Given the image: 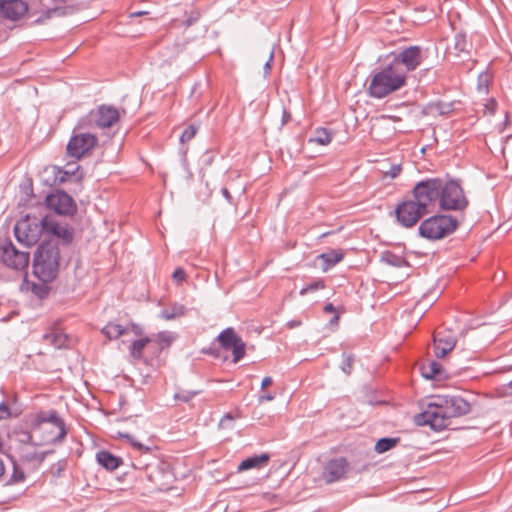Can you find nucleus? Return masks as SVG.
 Wrapping results in <instances>:
<instances>
[{"mask_svg": "<svg viewBox=\"0 0 512 512\" xmlns=\"http://www.w3.org/2000/svg\"><path fill=\"white\" fill-rule=\"evenodd\" d=\"M200 18V12L199 11H192L188 18L185 21L186 26H191L194 23H196Z\"/></svg>", "mask_w": 512, "mask_h": 512, "instance_id": "nucleus-45", "label": "nucleus"}, {"mask_svg": "<svg viewBox=\"0 0 512 512\" xmlns=\"http://www.w3.org/2000/svg\"><path fill=\"white\" fill-rule=\"evenodd\" d=\"M198 131V126L191 124L184 129L180 136V141L182 143L188 142L193 139Z\"/></svg>", "mask_w": 512, "mask_h": 512, "instance_id": "nucleus-39", "label": "nucleus"}, {"mask_svg": "<svg viewBox=\"0 0 512 512\" xmlns=\"http://www.w3.org/2000/svg\"><path fill=\"white\" fill-rule=\"evenodd\" d=\"M157 337L160 343L166 344L167 346L170 345L173 340L169 332H160Z\"/></svg>", "mask_w": 512, "mask_h": 512, "instance_id": "nucleus-44", "label": "nucleus"}, {"mask_svg": "<svg viewBox=\"0 0 512 512\" xmlns=\"http://www.w3.org/2000/svg\"><path fill=\"white\" fill-rule=\"evenodd\" d=\"M120 435H121V437L126 438L131 443V445L135 449H137L138 451L144 452V453H149L150 452V448L149 447L144 446L140 442L136 441L133 436H131L129 434H120Z\"/></svg>", "mask_w": 512, "mask_h": 512, "instance_id": "nucleus-40", "label": "nucleus"}, {"mask_svg": "<svg viewBox=\"0 0 512 512\" xmlns=\"http://www.w3.org/2000/svg\"><path fill=\"white\" fill-rule=\"evenodd\" d=\"M339 321V315H334V317L330 320V325H336Z\"/></svg>", "mask_w": 512, "mask_h": 512, "instance_id": "nucleus-60", "label": "nucleus"}, {"mask_svg": "<svg viewBox=\"0 0 512 512\" xmlns=\"http://www.w3.org/2000/svg\"><path fill=\"white\" fill-rule=\"evenodd\" d=\"M246 344L242 339L238 340L230 350H232L233 354V363L239 362L245 355Z\"/></svg>", "mask_w": 512, "mask_h": 512, "instance_id": "nucleus-35", "label": "nucleus"}, {"mask_svg": "<svg viewBox=\"0 0 512 512\" xmlns=\"http://www.w3.org/2000/svg\"><path fill=\"white\" fill-rule=\"evenodd\" d=\"M130 327H123L120 324L109 322L102 328V333L109 339H117L120 336L128 333Z\"/></svg>", "mask_w": 512, "mask_h": 512, "instance_id": "nucleus-25", "label": "nucleus"}, {"mask_svg": "<svg viewBox=\"0 0 512 512\" xmlns=\"http://www.w3.org/2000/svg\"><path fill=\"white\" fill-rule=\"evenodd\" d=\"M185 307L181 304L174 303L170 308L161 311L160 317L165 320H173L185 314Z\"/></svg>", "mask_w": 512, "mask_h": 512, "instance_id": "nucleus-28", "label": "nucleus"}, {"mask_svg": "<svg viewBox=\"0 0 512 512\" xmlns=\"http://www.w3.org/2000/svg\"><path fill=\"white\" fill-rule=\"evenodd\" d=\"M232 420H233V416H232L230 413H227V414H225V415L222 417V419H221V421H220V425H221L222 427H225L226 422H227V421H232Z\"/></svg>", "mask_w": 512, "mask_h": 512, "instance_id": "nucleus-53", "label": "nucleus"}, {"mask_svg": "<svg viewBox=\"0 0 512 512\" xmlns=\"http://www.w3.org/2000/svg\"><path fill=\"white\" fill-rule=\"evenodd\" d=\"M343 362L341 365V370L346 374L350 375L353 368V363L355 361L354 355L352 354H343Z\"/></svg>", "mask_w": 512, "mask_h": 512, "instance_id": "nucleus-38", "label": "nucleus"}, {"mask_svg": "<svg viewBox=\"0 0 512 512\" xmlns=\"http://www.w3.org/2000/svg\"><path fill=\"white\" fill-rule=\"evenodd\" d=\"M437 110L439 114L444 115L451 111V105L450 104H438Z\"/></svg>", "mask_w": 512, "mask_h": 512, "instance_id": "nucleus-49", "label": "nucleus"}, {"mask_svg": "<svg viewBox=\"0 0 512 512\" xmlns=\"http://www.w3.org/2000/svg\"><path fill=\"white\" fill-rule=\"evenodd\" d=\"M241 338L235 333L233 328L224 329L217 337L220 346L224 350H230L231 347Z\"/></svg>", "mask_w": 512, "mask_h": 512, "instance_id": "nucleus-24", "label": "nucleus"}, {"mask_svg": "<svg viewBox=\"0 0 512 512\" xmlns=\"http://www.w3.org/2000/svg\"><path fill=\"white\" fill-rule=\"evenodd\" d=\"M43 340L47 344H50L57 349H61L67 345L68 337L60 331L52 330L43 335Z\"/></svg>", "mask_w": 512, "mask_h": 512, "instance_id": "nucleus-23", "label": "nucleus"}, {"mask_svg": "<svg viewBox=\"0 0 512 512\" xmlns=\"http://www.w3.org/2000/svg\"><path fill=\"white\" fill-rule=\"evenodd\" d=\"M324 288H325L324 281L322 279H319V280L313 281L312 283L307 284L306 286H304L300 290V295L303 296V295H306L309 292H314V291H317L319 289H324Z\"/></svg>", "mask_w": 512, "mask_h": 512, "instance_id": "nucleus-37", "label": "nucleus"}, {"mask_svg": "<svg viewBox=\"0 0 512 512\" xmlns=\"http://www.w3.org/2000/svg\"><path fill=\"white\" fill-rule=\"evenodd\" d=\"M269 459L270 456L267 453L248 457L239 464L238 471L242 472L253 468H262L268 463Z\"/></svg>", "mask_w": 512, "mask_h": 512, "instance_id": "nucleus-20", "label": "nucleus"}, {"mask_svg": "<svg viewBox=\"0 0 512 512\" xmlns=\"http://www.w3.org/2000/svg\"><path fill=\"white\" fill-rule=\"evenodd\" d=\"M11 416L10 408L6 402L0 403V421L5 420Z\"/></svg>", "mask_w": 512, "mask_h": 512, "instance_id": "nucleus-43", "label": "nucleus"}, {"mask_svg": "<svg viewBox=\"0 0 512 512\" xmlns=\"http://www.w3.org/2000/svg\"><path fill=\"white\" fill-rule=\"evenodd\" d=\"M469 204L464 190L457 180L442 178V188L439 198V207L446 211H463Z\"/></svg>", "mask_w": 512, "mask_h": 512, "instance_id": "nucleus-6", "label": "nucleus"}, {"mask_svg": "<svg viewBox=\"0 0 512 512\" xmlns=\"http://www.w3.org/2000/svg\"><path fill=\"white\" fill-rule=\"evenodd\" d=\"M199 394H201V390H179L174 394V399L183 403H189Z\"/></svg>", "mask_w": 512, "mask_h": 512, "instance_id": "nucleus-34", "label": "nucleus"}, {"mask_svg": "<svg viewBox=\"0 0 512 512\" xmlns=\"http://www.w3.org/2000/svg\"><path fill=\"white\" fill-rule=\"evenodd\" d=\"M85 129L80 128L79 121L66 147L68 156L77 160L88 156L98 144V138Z\"/></svg>", "mask_w": 512, "mask_h": 512, "instance_id": "nucleus-7", "label": "nucleus"}, {"mask_svg": "<svg viewBox=\"0 0 512 512\" xmlns=\"http://www.w3.org/2000/svg\"><path fill=\"white\" fill-rule=\"evenodd\" d=\"M402 171L401 164H392L389 170L384 171V176L395 179Z\"/></svg>", "mask_w": 512, "mask_h": 512, "instance_id": "nucleus-41", "label": "nucleus"}, {"mask_svg": "<svg viewBox=\"0 0 512 512\" xmlns=\"http://www.w3.org/2000/svg\"><path fill=\"white\" fill-rule=\"evenodd\" d=\"M60 252L51 241L42 243L36 250L33 262V273L42 282H50L59 271Z\"/></svg>", "mask_w": 512, "mask_h": 512, "instance_id": "nucleus-3", "label": "nucleus"}, {"mask_svg": "<svg viewBox=\"0 0 512 512\" xmlns=\"http://www.w3.org/2000/svg\"><path fill=\"white\" fill-rule=\"evenodd\" d=\"M458 224V220L452 215H433L420 223L418 231L422 238L432 241L440 240L452 234Z\"/></svg>", "mask_w": 512, "mask_h": 512, "instance_id": "nucleus-5", "label": "nucleus"}, {"mask_svg": "<svg viewBox=\"0 0 512 512\" xmlns=\"http://www.w3.org/2000/svg\"><path fill=\"white\" fill-rule=\"evenodd\" d=\"M272 383H273V379L271 377H269V376L264 377V379L262 380V383H261V388L265 389L266 387H268Z\"/></svg>", "mask_w": 512, "mask_h": 512, "instance_id": "nucleus-52", "label": "nucleus"}, {"mask_svg": "<svg viewBox=\"0 0 512 512\" xmlns=\"http://www.w3.org/2000/svg\"><path fill=\"white\" fill-rule=\"evenodd\" d=\"M273 57H274V54L273 52L270 53V56H269V59L266 61L265 65H264V70H265V74H268L271 70V65H272V62H273Z\"/></svg>", "mask_w": 512, "mask_h": 512, "instance_id": "nucleus-50", "label": "nucleus"}, {"mask_svg": "<svg viewBox=\"0 0 512 512\" xmlns=\"http://www.w3.org/2000/svg\"><path fill=\"white\" fill-rule=\"evenodd\" d=\"M496 108H497V103H496L495 99H490L485 104V114L493 115L496 111Z\"/></svg>", "mask_w": 512, "mask_h": 512, "instance_id": "nucleus-46", "label": "nucleus"}, {"mask_svg": "<svg viewBox=\"0 0 512 512\" xmlns=\"http://www.w3.org/2000/svg\"><path fill=\"white\" fill-rule=\"evenodd\" d=\"M69 0H31V14L37 16L35 24H45L48 20L67 14L68 7L64 6Z\"/></svg>", "mask_w": 512, "mask_h": 512, "instance_id": "nucleus-10", "label": "nucleus"}, {"mask_svg": "<svg viewBox=\"0 0 512 512\" xmlns=\"http://www.w3.org/2000/svg\"><path fill=\"white\" fill-rule=\"evenodd\" d=\"M442 366L436 361H430L421 367L422 376L426 379H433L440 376Z\"/></svg>", "mask_w": 512, "mask_h": 512, "instance_id": "nucleus-26", "label": "nucleus"}, {"mask_svg": "<svg viewBox=\"0 0 512 512\" xmlns=\"http://www.w3.org/2000/svg\"><path fill=\"white\" fill-rule=\"evenodd\" d=\"M29 9V4L24 0H0V17L12 21L22 18Z\"/></svg>", "mask_w": 512, "mask_h": 512, "instance_id": "nucleus-16", "label": "nucleus"}, {"mask_svg": "<svg viewBox=\"0 0 512 512\" xmlns=\"http://www.w3.org/2000/svg\"><path fill=\"white\" fill-rule=\"evenodd\" d=\"M25 478V475L23 473V471L17 467V465L14 463V470H13V474H12V477H11V481L12 482H21L23 481Z\"/></svg>", "mask_w": 512, "mask_h": 512, "instance_id": "nucleus-42", "label": "nucleus"}, {"mask_svg": "<svg viewBox=\"0 0 512 512\" xmlns=\"http://www.w3.org/2000/svg\"><path fill=\"white\" fill-rule=\"evenodd\" d=\"M1 261L7 267L14 270H24L29 264V252L16 249L11 241H7L0 246Z\"/></svg>", "mask_w": 512, "mask_h": 512, "instance_id": "nucleus-14", "label": "nucleus"}, {"mask_svg": "<svg viewBox=\"0 0 512 512\" xmlns=\"http://www.w3.org/2000/svg\"><path fill=\"white\" fill-rule=\"evenodd\" d=\"M332 141V133L326 128H317L314 136L310 138V142H315L320 145H327Z\"/></svg>", "mask_w": 512, "mask_h": 512, "instance_id": "nucleus-29", "label": "nucleus"}, {"mask_svg": "<svg viewBox=\"0 0 512 512\" xmlns=\"http://www.w3.org/2000/svg\"><path fill=\"white\" fill-rule=\"evenodd\" d=\"M96 460L99 465L110 471L117 469L122 463L121 458L105 450L96 454Z\"/></svg>", "mask_w": 512, "mask_h": 512, "instance_id": "nucleus-21", "label": "nucleus"}, {"mask_svg": "<svg viewBox=\"0 0 512 512\" xmlns=\"http://www.w3.org/2000/svg\"><path fill=\"white\" fill-rule=\"evenodd\" d=\"M382 260L394 267H404L408 265V262L403 257L398 256L392 252H386L382 256Z\"/></svg>", "mask_w": 512, "mask_h": 512, "instance_id": "nucleus-32", "label": "nucleus"}, {"mask_svg": "<svg viewBox=\"0 0 512 512\" xmlns=\"http://www.w3.org/2000/svg\"><path fill=\"white\" fill-rule=\"evenodd\" d=\"M150 341H151V339L148 337L133 341V343L130 346L131 356L136 360L141 359L142 354H143V349L145 348V346L148 343H150Z\"/></svg>", "mask_w": 512, "mask_h": 512, "instance_id": "nucleus-30", "label": "nucleus"}, {"mask_svg": "<svg viewBox=\"0 0 512 512\" xmlns=\"http://www.w3.org/2000/svg\"><path fill=\"white\" fill-rule=\"evenodd\" d=\"M300 325H301V322H300V321H297V320H292V321H289V322L287 323V326H288L289 328H291V329H292V328H295V327H298V326H300Z\"/></svg>", "mask_w": 512, "mask_h": 512, "instance_id": "nucleus-55", "label": "nucleus"}, {"mask_svg": "<svg viewBox=\"0 0 512 512\" xmlns=\"http://www.w3.org/2000/svg\"><path fill=\"white\" fill-rule=\"evenodd\" d=\"M79 166L76 167L75 170H64L61 168H54L55 171V181L59 183H63L69 180L70 177L75 176V171L78 170Z\"/></svg>", "mask_w": 512, "mask_h": 512, "instance_id": "nucleus-36", "label": "nucleus"}, {"mask_svg": "<svg viewBox=\"0 0 512 512\" xmlns=\"http://www.w3.org/2000/svg\"><path fill=\"white\" fill-rule=\"evenodd\" d=\"M348 470L349 463L345 458L340 457L332 459L324 468V479L327 483L339 481L345 477Z\"/></svg>", "mask_w": 512, "mask_h": 512, "instance_id": "nucleus-18", "label": "nucleus"}, {"mask_svg": "<svg viewBox=\"0 0 512 512\" xmlns=\"http://www.w3.org/2000/svg\"><path fill=\"white\" fill-rule=\"evenodd\" d=\"M31 426L33 430L43 429L45 432L49 433L43 438L44 443H60L67 435L65 422L58 416L55 410L37 413L31 422Z\"/></svg>", "mask_w": 512, "mask_h": 512, "instance_id": "nucleus-4", "label": "nucleus"}, {"mask_svg": "<svg viewBox=\"0 0 512 512\" xmlns=\"http://www.w3.org/2000/svg\"><path fill=\"white\" fill-rule=\"evenodd\" d=\"M470 411V403L461 396L436 395L432 396L426 409L415 416V423L419 426L429 425L432 430L440 432L450 428L454 418Z\"/></svg>", "mask_w": 512, "mask_h": 512, "instance_id": "nucleus-1", "label": "nucleus"}, {"mask_svg": "<svg viewBox=\"0 0 512 512\" xmlns=\"http://www.w3.org/2000/svg\"><path fill=\"white\" fill-rule=\"evenodd\" d=\"M222 194L229 202H231L232 196L227 188H222Z\"/></svg>", "mask_w": 512, "mask_h": 512, "instance_id": "nucleus-57", "label": "nucleus"}, {"mask_svg": "<svg viewBox=\"0 0 512 512\" xmlns=\"http://www.w3.org/2000/svg\"><path fill=\"white\" fill-rule=\"evenodd\" d=\"M507 388L512 390V380L508 383Z\"/></svg>", "mask_w": 512, "mask_h": 512, "instance_id": "nucleus-61", "label": "nucleus"}, {"mask_svg": "<svg viewBox=\"0 0 512 512\" xmlns=\"http://www.w3.org/2000/svg\"><path fill=\"white\" fill-rule=\"evenodd\" d=\"M391 63L397 67L400 72H403L406 78L408 73L415 71L426 58L423 49L420 46L414 45L393 52L391 54Z\"/></svg>", "mask_w": 512, "mask_h": 512, "instance_id": "nucleus-8", "label": "nucleus"}, {"mask_svg": "<svg viewBox=\"0 0 512 512\" xmlns=\"http://www.w3.org/2000/svg\"><path fill=\"white\" fill-rule=\"evenodd\" d=\"M491 79V75L488 72H482L479 74L476 89L480 94L488 93Z\"/></svg>", "mask_w": 512, "mask_h": 512, "instance_id": "nucleus-31", "label": "nucleus"}, {"mask_svg": "<svg viewBox=\"0 0 512 512\" xmlns=\"http://www.w3.org/2000/svg\"><path fill=\"white\" fill-rule=\"evenodd\" d=\"M469 42L467 37L463 33H457L454 37V49L457 53L468 52L469 51Z\"/></svg>", "mask_w": 512, "mask_h": 512, "instance_id": "nucleus-33", "label": "nucleus"}, {"mask_svg": "<svg viewBox=\"0 0 512 512\" xmlns=\"http://www.w3.org/2000/svg\"><path fill=\"white\" fill-rule=\"evenodd\" d=\"M406 84L407 79L404 73L389 62L373 71L367 92L372 98L382 99L402 89Z\"/></svg>", "mask_w": 512, "mask_h": 512, "instance_id": "nucleus-2", "label": "nucleus"}, {"mask_svg": "<svg viewBox=\"0 0 512 512\" xmlns=\"http://www.w3.org/2000/svg\"><path fill=\"white\" fill-rule=\"evenodd\" d=\"M147 12L146 11H136V12H132L130 14V17H140V16H143V15H146Z\"/></svg>", "mask_w": 512, "mask_h": 512, "instance_id": "nucleus-58", "label": "nucleus"}, {"mask_svg": "<svg viewBox=\"0 0 512 512\" xmlns=\"http://www.w3.org/2000/svg\"><path fill=\"white\" fill-rule=\"evenodd\" d=\"M173 279L177 282H182L185 280V277H186V272L184 269L178 267L175 269V271L173 272Z\"/></svg>", "mask_w": 512, "mask_h": 512, "instance_id": "nucleus-47", "label": "nucleus"}, {"mask_svg": "<svg viewBox=\"0 0 512 512\" xmlns=\"http://www.w3.org/2000/svg\"><path fill=\"white\" fill-rule=\"evenodd\" d=\"M43 232L44 227L42 226V219L38 220L28 215L19 220L14 227V234L17 241L26 247L35 245L40 240Z\"/></svg>", "mask_w": 512, "mask_h": 512, "instance_id": "nucleus-11", "label": "nucleus"}, {"mask_svg": "<svg viewBox=\"0 0 512 512\" xmlns=\"http://www.w3.org/2000/svg\"><path fill=\"white\" fill-rule=\"evenodd\" d=\"M344 257V252L341 249H332L325 253H322L319 258L323 260V270L327 271L328 269L335 266L337 263L342 261Z\"/></svg>", "mask_w": 512, "mask_h": 512, "instance_id": "nucleus-22", "label": "nucleus"}, {"mask_svg": "<svg viewBox=\"0 0 512 512\" xmlns=\"http://www.w3.org/2000/svg\"><path fill=\"white\" fill-rule=\"evenodd\" d=\"M324 312L325 313H334L335 312V307L332 303H327L325 306H324Z\"/></svg>", "mask_w": 512, "mask_h": 512, "instance_id": "nucleus-54", "label": "nucleus"}, {"mask_svg": "<svg viewBox=\"0 0 512 512\" xmlns=\"http://www.w3.org/2000/svg\"><path fill=\"white\" fill-rule=\"evenodd\" d=\"M5 473V465H4V462L2 459H0V478L4 475Z\"/></svg>", "mask_w": 512, "mask_h": 512, "instance_id": "nucleus-59", "label": "nucleus"}, {"mask_svg": "<svg viewBox=\"0 0 512 512\" xmlns=\"http://www.w3.org/2000/svg\"><path fill=\"white\" fill-rule=\"evenodd\" d=\"M46 205L58 215L72 216L77 211L74 199L64 191L56 190L46 197Z\"/></svg>", "mask_w": 512, "mask_h": 512, "instance_id": "nucleus-15", "label": "nucleus"}, {"mask_svg": "<svg viewBox=\"0 0 512 512\" xmlns=\"http://www.w3.org/2000/svg\"><path fill=\"white\" fill-rule=\"evenodd\" d=\"M442 188V178H428L415 184L412 190V197L421 204H424V208L431 212V207L435 206V203L440 198Z\"/></svg>", "mask_w": 512, "mask_h": 512, "instance_id": "nucleus-9", "label": "nucleus"}, {"mask_svg": "<svg viewBox=\"0 0 512 512\" xmlns=\"http://www.w3.org/2000/svg\"><path fill=\"white\" fill-rule=\"evenodd\" d=\"M275 398V395L272 394V393H267V394H264V395H261L259 397V402L260 403H263L265 401H272L273 399Z\"/></svg>", "mask_w": 512, "mask_h": 512, "instance_id": "nucleus-51", "label": "nucleus"}, {"mask_svg": "<svg viewBox=\"0 0 512 512\" xmlns=\"http://www.w3.org/2000/svg\"><path fill=\"white\" fill-rule=\"evenodd\" d=\"M44 232L61 239L65 244L73 240V230L67 225L59 223L54 217L46 216L42 218Z\"/></svg>", "mask_w": 512, "mask_h": 512, "instance_id": "nucleus-17", "label": "nucleus"}, {"mask_svg": "<svg viewBox=\"0 0 512 512\" xmlns=\"http://www.w3.org/2000/svg\"><path fill=\"white\" fill-rule=\"evenodd\" d=\"M119 119V112L111 106H100L80 119V128H109Z\"/></svg>", "mask_w": 512, "mask_h": 512, "instance_id": "nucleus-13", "label": "nucleus"}, {"mask_svg": "<svg viewBox=\"0 0 512 512\" xmlns=\"http://www.w3.org/2000/svg\"><path fill=\"white\" fill-rule=\"evenodd\" d=\"M400 441V438H393V437H385L379 439L374 447V450L378 454L385 453L391 449H393Z\"/></svg>", "mask_w": 512, "mask_h": 512, "instance_id": "nucleus-27", "label": "nucleus"}, {"mask_svg": "<svg viewBox=\"0 0 512 512\" xmlns=\"http://www.w3.org/2000/svg\"><path fill=\"white\" fill-rule=\"evenodd\" d=\"M18 434L20 435V442L21 443H24V444H31L32 443V435L29 431H24V430H21L20 432H18Z\"/></svg>", "mask_w": 512, "mask_h": 512, "instance_id": "nucleus-48", "label": "nucleus"}, {"mask_svg": "<svg viewBox=\"0 0 512 512\" xmlns=\"http://www.w3.org/2000/svg\"><path fill=\"white\" fill-rule=\"evenodd\" d=\"M456 339L449 333H439L434 336L435 356L437 358L445 357L454 349Z\"/></svg>", "mask_w": 512, "mask_h": 512, "instance_id": "nucleus-19", "label": "nucleus"}, {"mask_svg": "<svg viewBox=\"0 0 512 512\" xmlns=\"http://www.w3.org/2000/svg\"><path fill=\"white\" fill-rule=\"evenodd\" d=\"M131 329L132 331L136 334V335H141L142 334V329L136 325V324H132L131 325Z\"/></svg>", "mask_w": 512, "mask_h": 512, "instance_id": "nucleus-56", "label": "nucleus"}, {"mask_svg": "<svg viewBox=\"0 0 512 512\" xmlns=\"http://www.w3.org/2000/svg\"><path fill=\"white\" fill-rule=\"evenodd\" d=\"M429 213L424 208V204L418 203L412 196L398 203L395 208L396 219L405 228L415 226L423 216Z\"/></svg>", "mask_w": 512, "mask_h": 512, "instance_id": "nucleus-12", "label": "nucleus"}]
</instances>
